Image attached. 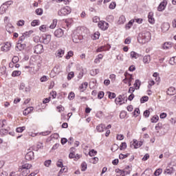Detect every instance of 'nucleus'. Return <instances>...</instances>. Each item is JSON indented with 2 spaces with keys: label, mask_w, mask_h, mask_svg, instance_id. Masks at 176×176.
<instances>
[{
  "label": "nucleus",
  "mask_w": 176,
  "mask_h": 176,
  "mask_svg": "<svg viewBox=\"0 0 176 176\" xmlns=\"http://www.w3.org/2000/svg\"><path fill=\"white\" fill-rule=\"evenodd\" d=\"M151 38H152L151 32L148 31H144L142 33L139 34L138 41L139 43H142V45H144L145 43H148V42L151 41Z\"/></svg>",
  "instance_id": "nucleus-1"
},
{
  "label": "nucleus",
  "mask_w": 176,
  "mask_h": 176,
  "mask_svg": "<svg viewBox=\"0 0 176 176\" xmlns=\"http://www.w3.org/2000/svg\"><path fill=\"white\" fill-rule=\"evenodd\" d=\"M111 127L112 125L111 124H109L107 125V126H105L104 124H101L96 126V130L99 133H102L104 131H105L106 133H111V130H109V129H111Z\"/></svg>",
  "instance_id": "nucleus-2"
},
{
  "label": "nucleus",
  "mask_w": 176,
  "mask_h": 176,
  "mask_svg": "<svg viewBox=\"0 0 176 176\" xmlns=\"http://www.w3.org/2000/svg\"><path fill=\"white\" fill-rule=\"evenodd\" d=\"M144 143L142 141H138L136 139H134L132 142H131V148L133 149H138V148H141Z\"/></svg>",
  "instance_id": "nucleus-3"
},
{
  "label": "nucleus",
  "mask_w": 176,
  "mask_h": 176,
  "mask_svg": "<svg viewBox=\"0 0 176 176\" xmlns=\"http://www.w3.org/2000/svg\"><path fill=\"white\" fill-rule=\"evenodd\" d=\"M72 9L69 6L64 7L62 8L58 12V14L59 16H67V14H69L71 13Z\"/></svg>",
  "instance_id": "nucleus-4"
},
{
  "label": "nucleus",
  "mask_w": 176,
  "mask_h": 176,
  "mask_svg": "<svg viewBox=\"0 0 176 176\" xmlns=\"http://www.w3.org/2000/svg\"><path fill=\"white\" fill-rule=\"evenodd\" d=\"M71 151L72 152L69 155V159H74V160H78L80 159V157H82V155L78 154H75V152H74V151H75V148H72Z\"/></svg>",
  "instance_id": "nucleus-5"
},
{
  "label": "nucleus",
  "mask_w": 176,
  "mask_h": 176,
  "mask_svg": "<svg viewBox=\"0 0 176 176\" xmlns=\"http://www.w3.org/2000/svg\"><path fill=\"white\" fill-rule=\"evenodd\" d=\"M34 53L36 54H42L45 50H43V45L42 44H38L36 46H34Z\"/></svg>",
  "instance_id": "nucleus-6"
},
{
  "label": "nucleus",
  "mask_w": 176,
  "mask_h": 176,
  "mask_svg": "<svg viewBox=\"0 0 176 176\" xmlns=\"http://www.w3.org/2000/svg\"><path fill=\"white\" fill-rule=\"evenodd\" d=\"M42 43H44V45H49L50 43V41H52V35L47 34L45 36H43L42 37Z\"/></svg>",
  "instance_id": "nucleus-7"
},
{
  "label": "nucleus",
  "mask_w": 176,
  "mask_h": 176,
  "mask_svg": "<svg viewBox=\"0 0 176 176\" xmlns=\"http://www.w3.org/2000/svg\"><path fill=\"white\" fill-rule=\"evenodd\" d=\"M99 28H101L102 31H105L108 30V28L109 27V24L105 21H100L98 23Z\"/></svg>",
  "instance_id": "nucleus-8"
},
{
  "label": "nucleus",
  "mask_w": 176,
  "mask_h": 176,
  "mask_svg": "<svg viewBox=\"0 0 176 176\" xmlns=\"http://www.w3.org/2000/svg\"><path fill=\"white\" fill-rule=\"evenodd\" d=\"M162 32H167L170 30V23L168 22H164L161 25Z\"/></svg>",
  "instance_id": "nucleus-9"
},
{
  "label": "nucleus",
  "mask_w": 176,
  "mask_h": 176,
  "mask_svg": "<svg viewBox=\"0 0 176 176\" xmlns=\"http://www.w3.org/2000/svg\"><path fill=\"white\" fill-rule=\"evenodd\" d=\"M54 35L56 36V38H61L63 35H64V30H63L61 28H58L55 30Z\"/></svg>",
  "instance_id": "nucleus-10"
},
{
  "label": "nucleus",
  "mask_w": 176,
  "mask_h": 176,
  "mask_svg": "<svg viewBox=\"0 0 176 176\" xmlns=\"http://www.w3.org/2000/svg\"><path fill=\"white\" fill-rule=\"evenodd\" d=\"M10 47H12V44L7 42L1 47V52H9V50H10Z\"/></svg>",
  "instance_id": "nucleus-11"
},
{
  "label": "nucleus",
  "mask_w": 176,
  "mask_h": 176,
  "mask_svg": "<svg viewBox=\"0 0 176 176\" xmlns=\"http://www.w3.org/2000/svg\"><path fill=\"white\" fill-rule=\"evenodd\" d=\"M0 76L4 79L8 76V73L6 72V67L3 66L0 67Z\"/></svg>",
  "instance_id": "nucleus-12"
},
{
  "label": "nucleus",
  "mask_w": 176,
  "mask_h": 176,
  "mask_svg": "<svg viewBox=\"0 0 176 176\" xmlns=\"http://www.w3.org/2000/svg\"><path fill=\"white\" fill-rule=\"evenodd\" d=\"M115 102L117 105H122V104H124L123 96L122 95L118 96V97L115 99Z\"/></svg>",
  "instance_id": "nucleus-13"
},
{
  "label": "nucleus",
  "mask_w": 176,
  "mask_h": 176,
  "mask_svg": "<svg viewBox=\"0 0 176 176\" xmlns=\"http://www.w3.org/2000/svg\"><path fill=\"white\" fill-rule=\"evenodd\" d=\"M166 6H167V1H163L159 5V6L157 8V10L159 12H163V10H164V9H166Z\"/></svg>",
  "instance_id": "nucleus-14"
},
{
  "label": "nucleus",
  "mask_w": 176,
  "mask_h": 176,
  "mask_svg": "<svg viewBox=\"0 0 176 176\" xmlns=\"http://www.w3.org/2000/svg\"><path fill=\"white\" fill-rule=\"evenodd\" d=\"M6 30L9 34H12L14 31V27L12 25V23H8L6 25Z\"/></svg>",
  "instance_id": "nucleus-15"
},
{
  "label": "nucleus",
  "mask_w": 176,
  "mask_h": 176,
  "mask_svg": "<svg viewBox=\"0 0 176 176\" xmlns=\"http://www.w3.org/2000/svg\"><path fill=\"white\" fill-rule=\"evenodd\" d=\"M176 94V90L174 87H169L166 91V94H168V96H174V94Z\"/></svg>",
  "instance_id": "nucleus-16"
},
{
  "label": "nucleus",
  "mask_w": 176,
  "mask_h": 176,
  "mask_svg": "<svg viewBox=\"0 0 176 176\" xmlns=\"http://www.w3.org/2000/svg\"><path fill=\"white\" fill-rule=\"evenodd\" d=\"M19 89L25 93H28V91H30V87H25V84L21 83Z\"/></svg>",
  "instance_id": "nucleus-17"
},
{
  "label": "nucleus",
  "mask_w": 176,
  "mask_h": 176,
  "mask_svg": "<svg viewBox=\"0 0 176 176\" xmlns=\"http://www.w3.org/2000/svg\"><path fill=\"white\" fill-rule=\"evenodd\" d=\"M124 23H126V16L121 15L118 20V24L122 25L124 24Z\"/></svg>",
  "instance_id": "nucleus-18"
},
{
  "label": "nucleus",
  "mask_w": 176,
  "mask_h": 176,
  "mask_svg": "<svg viewBox=\"0 0 176 176\" xmlns=\"http://www.w3.org/2000/svg\"><path fill=\"white\" fill-rule=\"evenodd\" d=\"M25 157L26 160H32L34 159V151H29Z\"/></svg>",
  "instance_id": "nucleus-19"
},
{
  "label": "nucleus",
  "mask_w": 176,
  "mask_h": 176,
  "mask_svg": "<svg viewBox=\"0 0 176 176\" xmlns=\"http://www.w3.org/2000/svg\"><path fill=\"white\" fill-rule=\"evenodd\" d=\"M174 173V168L167 166L166 168L164 170L165 174H168L169 175H171V174H173Z\"/></svg>",
  "instance_id": "nucleus-20"
},
{
  "label": "nucleus",
  "mask_w": 176,
  "mask_h": 176,
  "mask_svg": "<svg viewBox=\"0 0 176 176\" xmlns=\"http://www.w3.org/2000/svg\"><path fill=\"white\" fill-rule=\"evenodd\" d=\"M8 8H9V6H8L7 5H5V4L1 5V6L0 7L1 14H3L6 13V11L8 10Z\"/></svg>",
  "instance_id": "nucleus-21"
},
{
  "label": "nucleus",
  "mask_w": 176,
  "mask_h": 176,
  "mask_svg": "<svg viewBox=\"0 0 176 176\" xmlns=\"http://www.w3.org/2000/svg\"><path fill=\"white\" fill-rule=\"evenodd\" d=\"M148 23L151 24L155 23V18H153V12H149L148 15Z\"/></svg>",
  "instance_id": "nucleus-22"
},
{
  "label": "nucleus",
  "mask_w": 176,
  "mask_h": 176,
  "mask_svg": "<svg viewBox=\"0 0 176 176\" xmlns=\"http://www.w3.org/2000/svg\"><path fill=\"white\" fill-rule=\"evenodd\" d=\"M32 111H34V107H28L26 108L24 111H23V115L25 116H27V115H28L29 113H31V112H32Z\"/></svg>",
  "instance_id": "nucleus-23"
},
{
  "label": "nucleus",
  "mask_w": 176,
  "mask_h": 176,
  "mask_svg": "<svg viewBox=\"0 0 176 176\" xmlns=\"http://www.w3.org/2000/svg\"><path fill=\"white\" fill-rule=\"evenodd\" d=\"M89 85V83L87 82H84L82 84H81L79 87V89L81 91H85V90H86L87 89V86Z\"/></svg>",
  "instance_id": "nucleus-24"
},
{
  "label": "nucleus",
  "mask_w": 176,
  "mask_h": 176,
  "mask_svg": "<svg viewBox=\"0 0 176 176\" xmlns=\"http://www.w3.org/2000/svg\"><path fill=\"white\" fill-rule=\"evenodd\" d=\"M173 47V44L170 42L165 43L163 45V49H165L166 50L168 49H171Z\"/></svg>",
  "instance_id": "nucleus-25"
},
{
  "label": "nucleus",
  "mask_w": 176,
  "mask_h": 176,
  "mask_svg": "<svg viewBox=\"0 0 176 176\" xmlns=\"http://www.w3.org/2000/svg\"><path fill=\"white\" fill-rule=\"evenodd\" d=\"M133 24H134V19H131L127 24L125 25V29L130 30V28L133 27Z\"/></svg>",
  "instance_id": "nucleus-26"
},
{
  "label": "nucleus",
  "mask_w": 176,
  "mask_h": 176,
  "mask_svg": "<svg viewBox=\"0 0 176 176\" xmlns=\"http://www.w3.org/2000/svg\"><path fill=\"white\" fill-rule=\"evenodd\" d=\"M143 62L144 64H149V63H151V56L146 55L144 56Z\"/></svg>",
  "instance_id": "nucleus-27"
},
{
  "label": "nucleus",
  "mask_w": 176,
  "mask_h": 176,
  "mask_svg": "<svg viewBox=\"0 0 176 176\" xmlns=\"http://www.w3.org/2000/svg\"><path fill=\"white\" fill-rule=\"evenodd\" d=\"M64 53H65L64 50L61 49L58 50L56 52V57H59V58L63 57V56H64Z\"/></svg>",
  "instance_id": "nucleus-28"
},
{
  "label": "nucleus",
  "mask_w": 176,
  "mask_h": 176,
  "mask_svg": "<svg viewBox=\"0 0 176 176\" xmlns=\"http://www.w3.org/2000/svg\"><path fill=\"white\" fill-rule=\"evenodd\" d=\"M57 27V19H54L52 21V23H51V25H50V28L51 30H54V28Z\"/></svg>",
  "instance_id": "nucleus-29"
},
{
  "label": "nucleus",
  "mask_w": 176,
  "mask_h": 176,
  "mask_svg": "<svg viewBox=\"0 0 176 176\" xmlns=\"http://www.w3.org/2000/svg\"><path fill=\"white\" fill-rule=\"evenodd\" d=\"M116 176H124V170H122L120 169L116 170Z\"/></svg>",
  "instance_id": "nucleus-30"
},
{
  "label": "nucleus",
  "mask_w": 176,
  "mask_h": 176,
  "mask_svg": "<svg viewBox=\"0 0 176 176\" xmlns=\"http://www.w3.org/2000/svg\"><path fill=\"white\" fill-rule=\"evenodd\" d=\"M140 86H141V81H140V80H136L134 83L135 89L138 90V89H140Z\"/></svg>",
  "instance_id": "nucleus-31"
},
{
  "label": "nucleus",
  "mask_w": 176,
  "mask_h": 176,
  "mask_svg": "<svg viewBox=\"0 0 176 176\" xmlns=\"http://www.w3.org/2000/svg\"><path fill=\"white\" fill-rule=\"evenodd\" d=\"M21 75V71H14L12 74V76H13L14 78L16 76H20Z\"/></svg>",
  "instance_id": "nucleus-32"
},
{
  "label": "nucleus",
  "mask_w": 176,
  "mask_h": 176,
  "mask_svg": "<svg viewBox=\"0 0 176 176\" xmlns=\"http://www.w3.org/2000/svg\"><path fill=\"white\" fill-rule=\"evenodd\" d=\"M28 35V32H25L23 34H22V36L19 37V42H23V41H25Z\"/></svg>",
  "instance_id": "nucleus-33"
},
{
  "label": "nucleus",
  "mask_w": 176,
  "mask_h": 176,
  "mask_svg": "<svg viewBox=\"0 0 176 176\" xmlns=\"http://www.w3.org/2000/svg\"><path fill=\"white\" fill-rule=\"evenodd\" d=\"M31 167H32L31 164H25L22 166L23 170H29V168H31Z\"/></svg>",
  "instance_id": "nucleus-34"
},
{
  "label": "nucleus",
  "mask_w": 176,
  "mask_h": 176,
  "mask_svg": "<svg viewBox=\"0 0 176 176\" xmlns=\"http://www.w3.org/2000/svg\"><path fill=\"white\" fill-rule=\"evenodd\" d=\"M131 57L132 58H138V57H140V54H138V53H136L135 52L132 51L131 52Z\"/></svg>",
  "instance_id": "nucleus-35"
},
{
  "label": "nucleus",
  "mask_w": 176,
  "mask_h": 176,
  "mask_svg": "<svg viewBox=\"0 0 176 176\" xmlns=\"http://www.w3.org/2000/svg\"><path fill=\"white\" fill-rule=\"evenodd\" d=\"M16 47L19 50L21 51L24 47H25V44H21V43H19L16 45Z\"/></svg>",
  "instance_id": "nucleus-36"
},
{
  "label": "nucleus",
  "mask_w": 176,
  "mask_h": 176,
  "mask_svg": "<svg viewBox=\"0 0 176 176\" xmlns=\"http://www.w3.org/2000/svg\"><path fill=\"white\" fill-rule=\"evenodd\" d=\"M126 148H127V144L126 142L121 143V144L120 146V151H124V149H126Z\"/></svg>",
  "instance_id": "nucleus-37"
},
{
  "label": "nucleus",
  "mask_w": 176,
  "mask_h": 176,
  "mask_svg": "<svg viewBox=\"0 0 176 176\" xmlns=\"http://www.w3.org/2000/svg\"><path fill=\"white\" fill-rule=\"evenodd\" d=\"M74 56V52L69 51L67 55L65 56L66 60H69Z\"/></svg>",
  "instance_id": "nucleus-38"
},
{
  "label": "nucleus",
  "mask_w": 176,
  "mask_h": 176,
  "mask_svg": "<svg viewBox=\"0 0 176 176\" xmlns=\"http://www.w3.org/2000/svg\"><path fill=\"white\" fill-rule=\"evenodd\" d=\"M81 170L82 171H86V170H87V164H86V162L81 164Z\"/></svg>",
  "instance_id": "nucleus-39"
},
{
  "label": "nucleus",
  "mask_w": 176,
  "mask_h": 176,
  "mask_svg": "<svg viewBox=\"0 0 176 176\" xmlns=\"http://www.w3.org/2000/svg\"><path fill=\"white\" fill-rule=\"evenodd\" d=\"M24 24H25V21L24 20H19L16 23V25H18V27H23Z\"/></svg>",
  "instance_id": "nucleus-40"
},
{
  "label": "nucleus",
  "mask_w": 176,
  "mask_h": 176,
  "mask_svg": "<svg viewBox=\"0 0 176 176\" xmlns=\"http://www.w3.org/2000/svg\"><path fill=\"white\" fill-rule=\"evenodd\" d=\"M36 13L38 16H42L43 14V10L42 8H38L36 10Z\"/></svg>",
  "instance_id": "nucleus-41"
},
{
  "label": "nucleus",
  "mask_w": 176,
  "mask_h": 176,
  "mask_svg": "<svg viewBox=\"0 0 176 176\" xmlns=\"http://www.w3.org/2000/svg\"><path fill=\"white\" fill-rule=\"evenodd\" d=\"M25 130V126H21L16 129V133H22Z\"/></svg>",
  "instance_id": "nucleus-42"
},
{
  "label": "nucleus",
  "mask_w": 176,
  "mask_h": 176,
  "mask_svg": "<svg viewBox=\"0 0 176 176\" xmlns=\"http://www.w3.org/2000/svg\"><path fill=\"white\" fill-rule=\"evenodd\" d=\"M129 168H130L129 166L125 168V170H124V176L130 174V173H131V170H129Z\"/></svg>",
  "instance_id": "nucleus-43"
},
{
  "label": "nucleus",
  "mask_w": 176,
  "mask_h": 176,
  "mask_svg": "<svg viewBox=\"0 0 176 176\" xmlns=\"http://www.w3.org/2000/svg\"><path fill=\"white\" fill-rule=\"evenodd\" d=\"M148 100H149V97L148 96H143L141 99H140V102L142 104H144V102H146V101H148Z\"/></svg>",
  "instance_id": "nucleus-44"
},
{
  "label": "nucleus",
  "mask_w": 176,
  "mask_h": 176,
  "mask_svg": "<svg viewBox=\"0 0 176 176\" xmlns=\"http://www.w3.org/2000/svg\"><path fill=\"white\" fill-rule=\"evenodd\" d=\"M162 173H163V170L162 168H158L155 171L154 175L159 176Z\"/></svg>",
  "instance_id": "nucleus-45"
},
{
  "label": "nucleus",
  "mask_w": 176,
  "mask_h": 176,
  "mask_svg": "<svg viewBox=\"0 0 176 176\" xmlns=\"http://www.w3.org/2000/svg\"><path fill=\"white\" fill-rule=\"evenodd\" d=\"M157 120H159V116H154L151 119V121L152 122V123H156V122H157Z\"/></svg>",
  "instance_id": "nucleus-46"
},
{
  "label": "nucleus",
  "mask_w": 176,
  "mask_h": 176,
  "mask_svg": "<svg viewBox=\"0 0 176 176\" xmlns=\"http://www.w3.org/2000/svg\"><path fill=\"white\" fill-rule=\"evenodd\" d=\"M169 63L170 64H171V65H174V64H176V56L170 58Z\"/></svg>",
  "instance_id": "nucleus-47"
},
{
  "label": "nucleus",
  "mask_w": 176,
  "mask_h": 176,
  "mask_svg": "<svg viewBox=\"0 0 176 176\" xmlns=\"http://www.w3.org/2000/svg\"><path fill=\"white\" fill-rule=\"evenodd\" d=\"M74 76H75V74L74 73V72H70L68 74L67 79H68L69 80H71V79H72V78H74Z\"/></svg>",
  "instance_id": "nucleus-48"
},
{
  "label": "nucleus",
  "mask_w": 176,
  "mask_h": 176,
  "mask_svg": "<svg viewBox=\"0 0 176 176\" xmlns=\"http://www.w3.org/2000/svg\"><path fill=\"white\" fill-rule=\"evenodd\" d=\"M89 155L91 157L96 156V155H97V151L94 149H92L89 152Z\"/></svg>",
  "instance_id": "nucleus-49"
},
{
  "label": "nucleus",
  "mask_w": 176,
  "mask_h": 176,
  "mask_svg": "<svg viewBox=\"0 0 176 176\" xmlns=\"http://www.w3.org/2000/svg\"><path fill=\"white\" fill-rule=\"evenodd\" d=\"M31 25L32 27H36V25H39V20H34L32 22Z\"/></svg>",
  "instance_id": "nucleus-50"
},
{
  "label": "nucleus",
  "mask_w": 176,
  "mask_h": 176,
  "mask_svg": "<svg viewBox=\"0 0 176 176\" xmlns=\"http://www.w3.org/2000/svg\"><path fill=\"white\" fill-rule=\"evenodd\" d=\"M50 164H52V160H47L44 162V166H45V167H50Z\"/></svg>",
  "instance_id": "nucleus-51"
},
{
  "label": "nucleus",
  "mask_w": 176,
  "mask_h": 176,
  "mask_svg": "<svg viewBox=\"0 0 176 176\" xmlns=\"http://www.w3.org/2000/svg\"><path fill=\"white\" fill-rule=\"evenodd\" d=\"M19 57L18 56H14L12 59V62L13 63V64H17V63H19Z\"/></svg>",
  "instance_id": "nucleus-52"
},
{
  "label": "nucleus",
  "mask_w": 176,
  "mask_h": 176,
  "mask_svg": "<svg viewBox=\"0 0 176 176\" xmlns=\"http://www.w3.org/2000/svg\"><path fill=\"white\" fill-rule=\"evenodd\" d=\"M127 113L125 112V111H122L120 113V119H124L126 116Z\"/></svg>",
  "instance_id": "nucleus-53"
},
{
  "label": "nucleus",
  "mask_w": 176,
  "mask_h": 176,
  "mask_svg": "<svg viewBox=\"0 0 176 176\" xmlns=\"http://www.w3.org/2000/svg\"><path fill=\"white\" fill-rule=\"evenodd\" d=\"M119 149V146H118V144H113L111 147V151L113 152H115L116 151H118Z\"/></svg>",
  "instance_id": "nucleus-54"
},
{
  "label": "nucleus",
  "mask_w": 176,
  "mask_h": 176,
  "mask_svg": "<svg viewBox=\"0 0 176 176\" xmlns=\"http://www.w3.org/2000/svg\"><path fill=\"white\" fill-rule=\"evenodd\" d=\"M69 100H74L75 98V94L74 92H70L68 96Z\"/></svg>",
  "instance_id": "nucleus-55"
},
{
  "label": "nucleus",
  "mask_w": 176,
  "mask_h": 176,
  "mask_svg": "<svg viewBox=\"0 0 176 176\" xmlns=\"http://www.w3.org/2000/svg\"><path fill=\"white\" fill-rule=\"evenodd\" d=\"M117 140L118 141H122V140H124V135H123L122 134H118L117 135Z\"/></svg>",
  "instance_id": "nucleus-56"
},
{
  "label": "nucleus",
  "mask_w": 176,
  "mask_h": 176,
  "mask_svg": "<svg viewBox=\"0 0 176 176\" xmlns=\"http://www.w3.org/2000/svg\"><path fill=\"white\" fill-rule=\"evenodd\" d=\"M91 162L93 163L94 164H97L98 162V157H95L91 160Z\"/></svg>",
  "instance_id": "nucleus-57"
},
{
  "label": "nucleus",
  "mask_w": 176,
  "mask_h": 176,
  "mask_svg": "<svg viewBox=\"0 0 176 176\" xmlns=\"http://www.w3.org/2000/svg\"><path fill=\"white\" fill-rule=\"evenodd\" d=\"M109 9H115L116 8V2H111L110 5L109 6Z\"/></svg>",
  "instance_id": "nucleus-58"
},
{
  "label": "nucleus",
  "mask_w": 176,
  "mask_h": 176,
  "mask_svg": "<svg viewBox=\"0 0 176 176\" xmlns=\"http://www.w3.org/2000/svg\"><path fill=\"white\" fill-rule=\"evenodd\" d=\"M108 93H109V98L112 99L116 97V94L112 93V92H108Z\"/></svg>",
  "instance_id": "nucleus-59"
},
{
  "label": "nucleus",
  "mask_w": 176,
  "mask_h": 176,
  "mask_svg": "<svg viewBox=\"0 0 176 176\" xmlns=\"http://www.w3.org/2000/svg\"><path fill=\"white\" fill-rule=\"evenodd\" d=\"M104 91H101L98 93V98H99L100 100H101V98H104Z\"/></svg>",
  "instance_id": "nucleus-60"
},
{
  "label": "nucleus",
  "mask_w": 176,
  "mask_h": 176,
  "mask_svg": "<svg viewBox=\"0 0 176 176\" xmlns=\"http://www.w3.org/2000/svg\"><path fill=\"white\" fill-rule=\"evenodd\" d=\"M39 30H40V31H42V32H46V25H43L40 26Z\"/></svg>",
  "instance_id": "nucleus-61"
},
{
  "label": "nucleus",
  "mask_w": 176,
  "mask_h": 176,
  "mask_svg": "<svg viewBox=\"0 0 176 176\" xmlns=\"http://www.w3.org/2000/svg\"><path fill=\"white\" fill-rule=\"evenodd\" d=\"M30 173V170H23L22 171V175L23 176H27Z\"/></svg>",
  "instance_id": "nucleus-62"
},
{
  "label": "nucleus",
  "mask_w": 176,
  "mask_h": 176,
  "mask_svg": "<svg viewBox=\"0 0 176 176\" xmlns=\"http://www.w3.org/2000/svg\"><path fill=\"white\" fill-rule=\"evenodd\" d=\"M6 124V121L5 120H0V127H3Z\"/></svg>",
  "instance_id": "nucleus-63"
},
{
  "label": "nucleus",
  "mask_w": 176,
  "mask_h": 176,
  "mask_svg": "<svg viewBox=\"0 0 176 176\" xmlns=\"http://www.w3.org/2000/svg\"><path fill=\"white\" fill-rule=\"evenodd\" d=\"M172 27L173 28H176V19H174L172 21Z\"/></svg>",
  "instance_id": "nucleus-64"
}]
</instances>
